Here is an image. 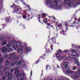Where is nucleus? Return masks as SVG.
Listing matches in <instances>:
<instances>
[{
    "label": "nucleus",
    "mask_w": 80,
    "mask_h": 80,
    "mask_svg": "<svg viewBox=\"0 0 80 80\" xmlns=\"http://www.w3.org/2000/svg\"><path fill=\"white\" fill-rule=\"evenodd\" d=\"M11 41H9L8 43L6 45V47L8 48V50H7V48L6 47L4 46L3 48H1V52H2L4 53H6L7 51L8 52H13V49L12 48H10V47H12V44L10 43Z\"/></svg>",
    "instance_id": "obj_1"
},
{
    "label": "nucleus",
    "mask_w": 80,
    "mask_h": 80,
    "mask_svg": "<svg viewBox=\"0 0 80 80\" xmlns=\"http://www.w3.org/2000/svg\"><path fill=\"white\" fill-rule=\"evenodd\" d=\"M15 52L10 53L8 55L7 54H4V57L6 59V58H8V57H9L10 60H11L12 62H14V61L16 60L17 58Z\"/></svg>",
    "instance_id": "obj_2"
},
{
    "label": "nucleus",
    "mask_w": 80,
    "mask_h": 80,
    "mask_svg": "<svg viewBox=\"0 0 80 80\" xmlns=\"http://www.w3.org/2000/svg\"><path fill=\"white\" fill-rule=\"evenodd\" d=\"M72 51L73 52L72 53V58L74 59V60H75V63H76L78 67H80V63H79V62H78V59L77 58H75V56H76V55L77 54L76 50L74 49H72Z\"/></svg>",
    "instance_id": "obj_3"
},
{
    "label": "nucleus",
    "mask_w": 80,
    "mask_h": 80,
    "mask_svg": "<svg viewBox=\"0 0 80 80\" xmlns=\"http://www.w3.org/2000/svg\"><path fill=\"white\" fill-rule=\"evenodd\" d=\"M13 68H12L11 69L10 72V73H9L8 72H7L6 74V76L7 77H8V80H12V73H13Z\"/></svg>",
    "instance_id": "obj_4"
},
{
    "label": "nucleus",
    "mask_w": 80,
    "mask_h": 80,
    "mask_svg": "<svg viewBox=\"0 0 80 80\" xmlns=\"http://www.w3.org/2000/svg\"><path fill=\"white\" fill-rule=\"evenodd\" d=\"M68 73H70V74H72V75H75V78L76 79H78V77L77 75V72H76L72 71L70 70H68Z\"/></svg>",
    "instance_id": "obj_5"
},
{
    "label": "nucleus",
    "mask_w": 80,
    "mask_h": 80,
    "mask_svg": "<svg viewBox=\"0 0 80 80\" xmlns=\"http://www.w3.org/2000/svg\"><path fill=\"white\" fill-rule=\"evenodd\" d=\"M21 62L22 61H20L19 62H18V63H17V62L16 61L14 64L13 63V62H11V65L12 67H13V66H14V65H17L18 67H21L22 66L21 65V64H21Z\"/></svg>",
    "instance_id": "obj_6"
},
{
    "label": "nucleus",
    "mask_w": 80,
    "mask_h": 80,
    "mask_svg": "<svg viewBox=\"0 0 80 80\" xmlns=\"http://www.w3.org/2000/svg\"><path fill=\"white\" fill-rule=\"evenodd\" d=\"M14 70H15V74L16 75L18 76V77H19L18 75H19V71H18V68H14Z\"/></svg>",
    "instance_id": "obj_7"
},
{
    "label": "nucleus",
    "mask_w": 80,
    "mask_h": 80,
    "mask_svg": "<svg viewBox=\"0 0 80 80\" xmlns=\"http://www.w3.org/2000/svg\"><path fill=\"white\" fill-rule=\"evenodd\" d=\"M72 3L73 7H77L78 2L76 1H73L72 2Z\"/></svg>",
    "instance_id": "obj_8"
},
{
    "label": "nucleus",
    "mask_w": 80,
    "mask_h": 80,
    "mask_svg": "<svg viewBox=\"0 0 80 80\" xmlns=\"http://www.w3.org/2000/svg\"><path fill=\"white\" fill-rule=\"evenodd\" d=\"M23 76H24V74H21L19 75V76H18V77H21L22 78H20V79H18V80H25V78L23 77Z\"/></svg>",
    "instance_id": "obj_9"
},
{
    "label": "nucleus",
    "mask_w": 80,
    "mask_h": 80,
    "mask_svg": "<svg viewBox=\"0 0 80 80\" xmlns=\"http://www.w3.org/2000/svg\"><path fill=\"white\" fill-rule=\"evenodd\" d=\"M17 52L18 53H22V52H23V51H22V48H19L17 49Z\"/></svg>",
    "instance_id": "obj_10"
},
{
    "label": "nucleus",
    "mask_w": 80,
    "mask_h": 80,
    "mask_svg": "<svg viewBox=\"0 0 80 80\" xmlns=\"http://www.w3.org/2000/svg\"><path fill=\"white\" fill-rule=\"evenodd\" d=\"M20 7L19 6H17L16 7V8L14 9V11L15 12H18L19 9H20Z\"/></svg>",
    "instance_id": "obj_11"
},
{
    "label": "nucleus",
    "mask_w": 80,
    "mask_h": 80,
    "mask_svg": "<svg viewBox=\"0 0 80 80\" xmlns=\"http://www.w3.org/2000/svg\"><path fill=\"white\" fill-rule=\"evenodd\" d=\"M2 54L0 53V62L1 63H3V58H1V57H2Z\"/></svg>",
    "instance_id": "obj_12"
},
{
    "label": "nucleus",
    "mask_w": 80,
    "mask_h": 80,
    "mask_svg": "<svg viewBox=\"0 0 80 80\" xmlns=\"http://www.w3.org/2000/svg\"><path fill=\"white\" fill-rule=\"evenodd\" d=\"M2 66H0V75H2Z\"/></svg>",
    "instance_id": "obj_13"
},
{
    "label": "nucleus",
    "mask_w": 80,
    "mask_h": 80,
    "mask_svg": "<svg viewBox=\"0 0 80 80\" xmlns=\"http://www.w3.org/2000/svg\"><path fill=\"white\" fill-rule=\"evenodd\" d=\"M49 7L50 8H53L54 7V4L53 3H51V4L49 5Z\"/></svg>",
    "instance_id": "obj_14"
},
{
    "label": "nucleus",
    "mask_w": 80,
    "mask_h": 80,
    "mask_svg": "<svg viewBox=\"0 0 80 80\" xmlns=\"http://www.w3.org/2000/svg\"><path fill=\"white\" fill-rule=\"evenodd\" d=\"M2 45H5L6 44H7V42L5 40H4L2 42Z\"/></svg>",
    "instance_id": "obj_15"
},
{
    "label": "nucleus",
    "mask_w": 80,
    "mask_h": 80,
    "mask_svg": "<svg viewBox=\"0 0 80 80\" xmlns=\"http://www.w3.org/2000/svg\"><path fill=\"white\" fill-rule=\"evenodd\" d=\"M68 62H64L63 65V66H65V67L66 66H67L68 65Z\"/></svg>",
    "instance_id": "obj_16"
},
{
    "label": "nucleus",
    "mask_w": 80,
    "mask_h": 80,
    "mask_svg": "<svg viewBox=\"0 0 80 80\" xmlns=\"http://www.w3.org/2000/svg\"><path fill=\"white\" fill-rule=\"evenodd\" d=\"M21 46L22 47H25L27 46V44L25 43H22L21 44Z\"/></svg>",
    "instance_id": "obj_17"
},
{
    "label": "nucleus",
    "mask_w": 80,
    "mask_h": 80,
    "mask_svg": "<svg viewBox=\"0 0 80 80\" xmlns=\"http://www.w3.org/2000/svg\"><path fill=\"white\" fill-rule=\"evenodd\" d=\"M26 52H29V51H30V50H31V48L30 47L27 48L26 49Z\"/></svg>",
    "instance_id": "obj_18"
},
{
    "label": "nucleus",
    "mask_w": 80,
    "mask_h": 80,
    "mask_svg": "<svg viewBox=\"0 0 80 80\" xmlns=\"http://www.w3.org/2000/svg\"><path fill=\"white\" fill-rule=\"evenodd\" d=\"M16 45L17 46H18V47H20V46L21 45V44L20 43V42H16Z\"/></svg>",
    "instance_id": "obj_19"
},
{
    "label": "nucleus",
    "mask_w": 80,
    "mask_h": 80,
    "mask_svg": "<svg viewBox=\"0 0 80 80\" xmlns=\"http://www.w3.org/2000/svg\"><path fill=\"white\" fill-rule=\"evenodd\" d=\"M58 8L59 9V10H61L62 8V6L60 5H59L58 7Z\"/></svg>",
    "instance_id": "obj_20"
},
{
    "label": "nucleus",
    "mask_w": 80,
    "mask_h": 80,
    "mask_svg": "<svg viewBox=\"0 0 80 80\" xmlns=\"http://www.w3.org/2000/svg\"><path fill=\"white\" fill-rule=\"evenodd\" d=\"M66 60H71L72 58H71L70 57H68L66 58Z\"/></svg>",
    "instance_id": "obj_21"
},
{
    "label": "nucleus",
    "mask_w": 80,
    "mask_h": 80,
    "mask_svg": "<svg viewBox=\"0 0 80 80\" xmlns=\"http://www.w3.org/2000/svg\"><path fill=\"white\" fill-rule=\"evenodd\" d=\"M12 43L13 45H14V44H15L16 41L15 40H13L12 41Z\"/></svg>",
    "instance_id": "obj_22"
},
{
    "label": "nucleus",
    "mask_w": 80,
    "mask_h": 80,
    "mask_svg": "<svg viewBox=\"0 0 80 80\" xmlns=\"http://www.w3.org/2000/svg\"><path fill=\"white\" fill-rule=\"evenodd\" d=\"M54 9H57L58 8V7H57V5L55 4L54 7V6L53 8Z\"/></svg>",
    "instance_id": "obj_23"
},
{
    "label": "nucleus",
    "mask_w": 80,
    "mask_h": 80,
    "mask_svg": "<svg viewBox=\"0 0 80 80\" xmlns=\"http://www.w3.org/2000/svg\"><path fill=\"white\" fill-rule=\"evenodd\" d=\"M13 48L15 49V50H16V49H17V46H16V45H14L13 46Z\"/></svg>",
    "instance_id": "obj_24"
},
{
    "label": "nucleus",
    "mask_w": 80,
    "mask_h": 80,
    "mask_svg": "<svg viewBox=\"0 0 80 80\" xmlns=\"http://www.w3.org/2000/svg\"><path fill=\"white\" fill-rule=\"evenodd\" d=\"M65 67V69H66V70H69V69H70L69 67L68 66H66Z\"/></svg>",
    "instance_id": "obj_25"
},
{
    "label": "nucleus",
    "mask_w": 80,
    "mask_h": 80,
    "mask_svg": "<svg viewBox=\"0 0 80 80\" xmlns=\"http://www.w3.org/2000/svg\"><path fill=\"white\" fill-rule=\"evenodd\" d=\"M6 64L7 65H10V63H9V62H8V61H7L6 62Z\"/></svg>",
    "instance_id": "obj_26"
},
{
    "label": "nucleus",
    "mask_w": 80,
    "mask_h": 80,
    "mask_svg": "<svg viewBox=\"0 0 80 80\" xmlns=\"http://www.w3.org/2000/svg\"><path fill=\"white\" fill-rule=\"evenodd\" d=\"M65 4H67L68 3V0H65L64 1Z\"/></svg>",
    "instance_id": "obj_27"
},
{
    "label": "nucleus",
    "mask_w": 80,
    "mask_h": 80,
    "mask_svg": "<svg viewBox=\"0 0 80 80\" xmlns=\"http://www.w3.org/2000/svg\"><path fill=\"white\" fill-rule=\"evenodd\" d=\"M54 2L55 3H58V0H54Z\"/></svg>",
    "instance_id": "obj_28"
},
{
    "label": "nucleus",
    "mask_w": 80,
    "mask_h": 80,
    "mask_svg": "<svg viewBox=\"0 0 80 80\" xmlns=\"http://www.w3.org/2000/svg\"><path fill=\"white\" fill-rule=\"evenodd\" d=\"M7 66H4V70H6L7 69Z\"/></svg>",
    "instance_id": "obj_29"
},
{
    "label": "nucleus",
    "mask_w": 80,
    "mask_h": 80,
    "mask_svg": "<svg viewBox=\"0 0 80 80\" xmlns=\"http://www.w3.org/2000/svg\"><path fill=\"white\" fill-rule=\"evenodd\" d=\"M72 47H73V48H77V46L75 44H72Z\"/></svg>",
    "instance_id": "obj_30"
},
{
    "label": "nucleus",
    "mask_w": 80,
    "mask_h": 80,
    "mask_svg": "<svg viewBox=\"0 0 80 80\" xmlns=\"http://www.w3.org/2000/svg\"><path fill=\"white\" fill-rule=\"evenodd\" d=\"M56 55L57 57H60V54L59 53H57Z\"/></svg>",
    "instance_id": "obj_31"
},
{
    "label": "nucleus",
    "mask_w": 80,
    "mask_h": 80,
    "mask_svg": "<svg viewBox=\"0 0 80 80\" xmlns=\"http://www.w3.org/2000/svg\"><path fill=\"white\" fill-rule=\"evenodd\" d=\"M77 68L76 66L74 67L73 68V70H77Z\"/></svg>",
    "instance_id": "obj_32"
},
{
    "label": "nucleus",
    "mask_w": 80,
    "mask_h": 80,
    "mask_svg": "<svg viewBox=\"0 0 80 80\" xmlns=\"http://www.w3.org/2000/svg\"><path fill=\"white\" fill-rule=\"evenodd\" d=\"M2 80H6V77L5 76H4L2 77Z\"/></svg>",
    "instance_id": "obj_33"
},
{
    "label": "nucleus",
    "mask_w": 80,
    "mask_h": 80,
    "mask_svg": "<svg viewBox=\"0 0 80 80\" xmlns=\"http://www.w3.org/2000/svg\"><path fill=\"white\" fill-rule=\"evenodd\" d=\"M77 21V19L76 20H75L74 22L72 23V24H74V25H75L76 23H77V22H76V21Z\"/></svg>",
    "instance_id": "obj_34"
},
{
    "label": "nucleus",
    "mask_w": 80,
    "mask_h": 80,
    "mask_svg": "<svg viewBox=\"0 0 80 80\" xmlns=\"http://www.w3.org/2000/svg\"><path fill=\"white\" fill-rule=\"evenodd\" d=\"M78 72L80 74V68H78Z\"/></svg>",
    "instance_id": "obj_35"
},
{
    "label": "nucleus",
    "mask_w": 80,
    "mask_h": 80,
    "mask_svg": "<svg viewBox=\"0 0 80 80\" xmlns=\"http://www.w3.org/2000/svg\"><path fill=\"white\" fill-rule=\"evenodd\" d=\"M47 25H48V27H50V23H46Z\"/></svg>",
    "instance_id": "obj_36"
},
{
    "label": "nucleus",
    "mask_w": 80,
    "mask_h": 80,
    "mask_svg": "<svg viewBox=\"0 0 80 80\" xmlns=\"http://www.w3.org/2000/svg\"><path fill=\"white\" fill-rule=\"evenodd\" d=\"M46 51L48 52H50V49H48V50L47 49H46Z\"/></svg>",
    "instance_id": "obj_37"
},
{
    "label": "nucleus",
    "mask_w": 80,
    "mask_h": 80,
    "mask_svg": "<svg viewBox=\"0 0 80 80\" xmlns=\"http://www.w3.org/2000/svg\"><path fill=\"white\" fill-rule=\"evenodd\" d=\"M59 58H60V59H62V58H63V57L62 56H61L59 57Z\"/></svg>",
    "instance_id": "obj_38"
},
{
    "label": "nucleus",
    "mask_w": 80,
    "mask_h": 80,
    "mask_svg": "<svg viewBox=\"0 0 80 80\" xmlns=\"http://www.w3.org/2000/svg\"><path fill=\"white\" fill-rule=\"evenodd\" d=\"M68 5L69 7H71L72 6V4L71 3H70L68 4Z\"/></svg>",
    "instance_id": "obj_39"
},
{
    "label": "nucleus",
    "mask_w": 80,
    "mask_h": 80,
    "mask_svg": "<svg viewBox=\"0 0 80 80\" xmlns=\"http://www.w3.org/2000/svg\"><path fill=\"white\" fill-rule=\"evenodd\" d=\"M23 18H24V19L26 18H27V16H25L23 15Z\"/></svg>",
    "instance_id": "obj_40"
},
{
    "label": "nucleus",
    "mask_w": 80,
    "mask_h": 80,
    "mask_svg": "<svg viewBox=\"0 0 80 80\" xmlns=\"http://www.w3.org/2000/svg\"><path fill=\"white\" fill-rule=\"evenodd\" d=\"M58 52H59V53H62V50H59L58 51Z\"/></svg>",
    "instance_id": "obj_41"
},
{
    "label": "nucleus",
    "mask_w": 80,
    "mask_h": 80,
    "mask_svg": "<svg viewBox=\"0 0 80 80\" xmlns=\"http://www.w3.org/2000/svg\"><path fill=\"white\" fill-rule=\"evenodd\" d=\"M27 7H28L29 8V10H30V6H29V5H27Z\"/></svg>",
    "instance_id": "obj_42"
},
{
    "label": "nucleus",
    "mask_w": 80,
    "mask_h": 80,
    "mask_svg": "<svg viewBox=\"0 0 80 80\" xmlns=\"http://www.w3.org/2000/svg\"><path fill=\"white\" fill-rule=\"evenodd\" d=\"M78 52H80V47H79L78 48Z\"/></svg>",
    "instance_id": "obj_43"
},
{
    "label": "nucleus",
    "mask_w": 80,
    "mask_h": 80,
    "mask_svg": "<svg viewBox=\"0 0 80 80\" xmlns=\"http://www.w3.org/2000/svg\"><path fill=\"white\" fill-rule=\"evenodd\" d=\"M64 52H65V53H66L67 52H68V51L67 50H65L64 51Z\"/></svg>",
    "instance_id": "obj_44"
},
{
    "label": "nucleus",
    "mask_w": 80,
    "mask_h": 80,
    "mask_svg": "<svg viewBox=\"0 0 80 80\" xmlns=\"http://www.w3.org/2000/svg\"><path fill=\"white\" fill-rule=\"evenodd\" d=\"M78 3H80V0H78Z\"/></svg>",
    "instance_id": "obj_45"
},
{
    "label": "nucleus",
    "mask_w": 80,
    "mask_h": 80,
    "mask_svg": "<svg viewBox=\"0 0 80 80\" xmlns=\"http://www.w3.org/2000/svg\"><path fill=\"white\" fill-rule=\"evenodd\" d=\"M15 6L14 4H13L12 6H11V7L12 8H13V7H14Z\"/></svg>",
    "instance_id": "obj_46"
},
{
    "label": "nucleus",
    "mask_w": 80,
    "mask_h": 80,
    "mask_svg": "<svg viewBox=\"0 0 80 80\" xmlns=\"http://www.w3.org/2000/svg\"><path fill=\"white\" fill-rule=\"evenodd\" d=\"M46 14H45V13H43V14H42V15H45H45H46Z\"/></svg>",
    "instance_id": "obj_47"
},
{
    "label": "nucleus",
    "mask_w": 80,
    "mask_h": 80,
    "mask_svg": "<svg viewBox=\"0 0 80 80\" xmlns=\"http://www.w3.org/2000/svg\"><path fill=\"white\" fill-rule=\"evenodd\" d=\"M52 17L54 20H55V18L54 17Z\"/></svg>",
    "instance_id": "obj_48"
},
{
    "label": "nucleus",
    "mask_w": 80,
    "mask_h": 80,
    "mask_svg": "<svg viewBox=\"0 0 80 80\" xmlns=\"http://www.w3.org/2000/svg\"><path fill=\"white\" fill-rule=\"evenodd\" d=\"M64 23H65V24H67V22H65Z\"/></svg>",
    "instance_id": "obj_49"
},
{
    "label": "nucleus",
    "mask_w": 80,
    "mask_h": 80,
    "mask_svg": "<svg viewBox=\"0 0 80 80\" xmlns=\"http://www.w3.org/2000/svg\"><path fill=\"white\" fill-rule=\"evenodd\" d=\"M57 68H60L59 67V66H57Z\"/></svg>",
    "instance_id": "obj_50"
},
{
    "label": "nucleus",
    "mask_w": 80,
    "mask_h": 80,
    "mask_svg": "<svg viewBox=\"0 0 80 80\" xmlns=\"http://www.w3.org/2000/svg\"><path fill=\"white\" fill-rule=\"evenodd\" d=\"M44 22H45V23H47V21H46Z\"/></svg>",
    "instance_id": "obj_51"
},
{
    "label": "nucleus",
    "mask_w": 80,
    "mask_h": 80,
    "mask_svg": "<svg viewBox=\"0 0 80 80\" xmlns=\"http://www.w3.org/2000/svg\"><path fill=\"white\" fill-rule=\"evenodd\" d=\"M65 26H67V24H65Z\"/></svg>",
    "instance_id": "obj_52"
},
{
    "label": "nucleus",
    "mask_w": 80,
    "mask_h": 80,
    "mask_svg": "<svg viewBox=\"0 0 80 80\" xmlns=\"http://www.w3.org/2000/svg\"><path fill=\"white\" fill-rule=\"evenodd\" d=\"M32 75V71L31 72V75Z\"/></svg>",
    "instance_id": "obj_53"
},
{
    "label": "nucleus",
    "mask_w": 80,
    "mask_h": 80,
    "mask_svg": "<svg viewBox=\"0 0 80 80\" xmlns=\"http://www.w3.org/2000/svg\"><path fill=\"white\" fill-rule=\"evenodd\" d=\"M45 19H44V20H43V22H45Z\"/></svg>",
    "instance_id": "obj_54"
},
{
    "label": "nucleus",
    "mask_w": 80,
    "mask_h": 80,
    "mask_svg": "<svg viewBox=\"0 0 80 80\" xmlns=\"http://www.w3.org/2000/svg\"><path fill=\"white\" fill-rule=\"evenodd\" d=\"M20 8L21 9V10H22V8Z\"/></svg>",
    "instance_id": "obj_55"
},
{
    "label": "nucleus",
    "mask_w": 80,
    "mask_h": 80,
    "mask_svg": "<svg viewBox=\"0 0 80 80\" xmlns=\"http://www.w3.org/2000/svg\"><path fill=\"white\" fill-rule=\"evenodd\" d=\"M62 32H64V31L63 30L62 31Z\"/></svg>",
    "instance_id": "obj_56"
},
{
    "label": "nucleus",
    "mask_w": 80,
    "mask_h": 80,
    "mask_svg": "<svg viewBox=\"0 0 80 80\" xmlns=\"http://www.w3.org/2000/svg\"><path fill=\"white\" fill-rule=\"evenodd\" d=\"M47 68H48V66L47 67Z\"/></svg>",
    "instance_id": "obj_57"
},
{
    "label": "nucleus",
    "mask_w": 80,
    "mask_h": 80,
    "mask_svg": "<svg viewBox=\"0 0 80 80\" xmlns=\"http://www.w3.org/2000/svg\"><path fill=\"white\" fill-rule=\"evenodd\" d=\"M69 1H72V0H69Z\"/></svg>",
    "instance_id": "obj_58"
},
{
    "label": "nucleus",
    "mask_w": 80,
    "mask_h": 80,
    "mask_svg": "<svg viewBox=\"0 0 80 80\" xmlns=\"http://www.w3.org/2000/svg\"><path fill=\"white\" fill-rule=\"evenodd\" d=\"M30 15H28V16L29 17H30Z\"/></svg>",
    "instance_id": "obj_59"
},
{
    "label": "nucleus",
    "mask_w": 80,
    "mask_h": 80,
    "mask_svg": "<svg viewBox=\"0 0 80 80\" xmlns=\"http://www.w3.org/2000/svg\"><path fill=\"white\" fill-rule=\"evenodd\" d=\"M45 19V20H47V18H46Z\"/></svg>",
    "instance_id": "obj_60"
},
{
    "label": "nucleus",
    "mask_w": 80,
    "mask_h": 80,
    "mask_svg": "<svg viewBox=\"0 0 80 80\" xmlns=\"http://www.w3.org/2000/svg\"><path fill=\"white\" fill-rule=\"evenodd\" d=\"M38 16H40V15H38Z\"/></svg>",
    "instance_id": "obj_61"
},
{
    "label": "nucleus",
    "mask_w": 80,
    "mask_h": 80,
    "mask_svg": "<svg viewBox=\"0 0 80 80\" xmlns=\"http://www.w3.org/2000/svg\"><path fill=\"white\" fill-rule=\"evenodd\" d=\"M67 80H69V79H68Z\"/></svg>",
    "instance_id": "obj_62"
},
{
    "label": "nucleus",
    "mask_w": 80,
    "mask_h": 80,
    "mask_svg": "<svg viewBox=\"0 0 80 80\" xmlns=\"http://www.w3.org/2000/svg\"><path fill=\"white\" fill-rule=\"evenodd\" d=\"M52 50H53V48H52Z\"/></svg>",
    "instance_id": "obj_63"
},
{
    "label": "nucleus",
    "mask_w": 80,
    "mask_h": 80,
    "mask_svg": "<svg viewBox=\"0 0 80 80\" xmlns=\"http://www.w3.org/2000/svg\"><path fill=\"white\" fill-rule=\"evenodd\" d=\"M50 80H52L51 79H50Z\"/></svg>",
    "instance_id": "obj_64"
}]
</instances>
